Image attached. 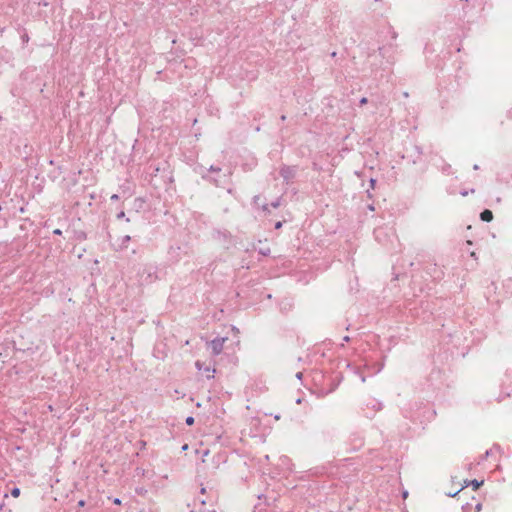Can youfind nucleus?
<instances>
[{
  "label": "nucleus",
  "mask_w": 512,
  "mask_h": 512,
  "mask_svg": "<svg viewBox=\"0 0 512 512\" xmlns=\"http://www.w3.org/2000/svg\"><path fill=\"white\" fill-rule=\"evenodd\" d=\"M467 485H472L473 491L476 492L478 488L483 485V481L472 480Z\"/></svg>",
  "instance_id": "20e7f679"
},
{
  "label": "nucleus",
  "mask_w": 512,
  "mask_h": 512,
  "mask_svg": "<svg viewBox=\"0 0 512 512\" xmlns=\"http://www.w3.org/2000/svg\"><path fill=\"white\" fill-rule=\"evenodd\" d=\"M227 339V337L216 338L208 343L214 355H218L223 351L224 344Z\"/></svg>",
  "instance_id": "f03ea898"
},
{
  "label": "nucleus",
  "mask_w": 512,
  "mask_h": 512,
  "mask_svg": "<svg viewBox=\"0 0 512 512\" xmlns=\"http://www.w3.org/2000/svg\"><path fill=\"white\" fill-rule=\"evenodd\" d=\"M193 423H194V418H193V417H191V416H190V417H188V418L186 419V424H187V425H189V426H190V425H192Z\"/></svg>",
  "instance_id": "0eeeda50"
},
{
  "label": "nucleus",
  "mask_w": 512,
  "mask_h": 512,
  "mask_svg": "<svg viewBox=\"0 0 512 512\" xmlns=\"http://www.w3.org/2000/svg\"><path fill=\"white\" fill-rule=\"evenodd\" d=\"M205 371L207 372V377H213V373L215 372L214 369L206 368Z\"/></svg>",
  "instance_id": "423d86ee"
},
{
  "label": "nucleus",
  "mask_w": 512,
  "mask_h": 512,
  "mask_svg": "<svg viewBox=\"0 0 512 512\" xmlns=\"http://www.w3.org/2000/svg\"><path fill=\"white\" fill-rule=\"evenodd\" d=\"M201 492L204 494V493L206 492V489L203 487V488L201 489Z\"/></svg>",
  "instance_id": "dca6fc26"
},
{
  "label": "nucleus",
  "mask_w": 512,
  "mask_h": 512,
  "mask_svg": "<svg viewBox=\"0 0 512 512\" xmlns=\"http://www.w3.org/2000/svg\"><path fill=\"white\" fill-rule=\"evenodd\" d=\"M454 496L457 497L463 512H480L482 504L474 494H469L462 488Z\"/></svg>",
  "instance_id": "f257e3e1"
},
{
  "label": "nucleus",
  "mask_w": 512,
  "mask_h": 512,
  "mask_svg": "<svg viewBox=\"0 0 512 512\" xmlns=\"http://www.w3.org/2000/svg\"><path fill=\"white\" fill-rule=\"evenodd\" d=\"M79 506H84V501H83V500H81V501L79 502Z\"/></svg>",
  "instance_id": "4468645a"
},
{
  "label": "nucleus",
  "mask_w": 512,
  "mask_h": 512,
  "mask_svg": "<svg viewBox=\"0 0 512 512\" xmlns=\"http://www.w3.org/2000/svg\"><path fill=\"white\" fill-rule=\"evenodd\" d=\"M480 218H481L482 221L490 222L493 219V213H492V211L486 209V210L481 212Z\"/></svg>",
  "instance_id": "7ed1b4c3"
},
{
  "label": "nucleus",
  "mask_w": 512,
  "mask_h": 512,
  "mask_svg": "<svg viewBox=\"0 0 512 512\" xmlns=\"http://www.w3.org/2000/svg\"><path fill=\"white\" fill-rule=\"evenodd\" d=\"M111 199H112V200H118V195H117V194L112 195V196H111Z\"/></svg>",
  "instance_id": "9b49d317"
},
{
  "label": "nucleus",
  "mask_w": 512,
  "mask_h": 512,
  "mask_svg": "<svg viewBox=\"0 0 512 512\" xmlns=\"http://www.w3.org/2000/svg\"><path fill=\"white\" fill-rule=\"evenodd\" d=\"M54 233L57 234V235H60L61 234V230L60 229H56V230H54Z\"/></svg>",
  "instance_id": "f8f14e48"
},
{
  "label": "nucleus",
  "mask_w": 512,
  "mask_h": 512,
  "mask_svg": "<svg viewBox=\"0 0 512 512\" xmlns=\"http://www.w3.org/2000/svg\"><path fill=\"white\" fill-rule=\"evenodd\" d=\"M113 503L116 504V505H121V500L119 498H115L113 500Z\"/></svg>",
  "instance_id": "1a4fd4ad"
},
{
  "label": "nucleus",
  "mask_w": 512,
  "mask_h": 512,
  "mask_svg": "<svg viewBox=\"0 0 512 512\" xmlns=\"http://www.w3.org/2000/svg\"><path fill=\"white\" fill-rule=\"evenodd\" d=\"M11 495L14 498H18L20 496V489L19 488H13L11 491Z\"/></svg>",
  "instance_id": "39448f33"
},
{
  "label": "nucleus",
  "mask_w": 512,
  "mask_h": 512,
  "mask_svg": "<svg viewBox=\"0 0 512 512\" xmlns=\"http://www.w3.org/2000/svg\"><path fill=\"white\" fill-rule=\"evenodd\" d=\"M281 225H282V224H281V222H278V223L276 224V228H277V229H278V228H280V227H281Z\"/></svg>",
  "instance_id": "ddd939ff"
},
{
  "label": "nucleus",
  "mask_w": 512,
  "mask_h": 512,
  "mask_svg": "<svg viewBox=\"0 0 512 512\" xmlns=\"http://www.w3.org/2000/svg\"><path fill=\"white\" fill-rule=\"evenodd\" d=\"M196 367H197V369H198L199 371H201V370H202V364H201V362H200V361H197V362H196Z\"/></svg>",
  "instance_id": "6e6552de"
},
{
  "label": "nucleus",
  "mask_w": 512,
  "mask_h": 512,
  "mask_svg": "<svg viewBox=\"0 0 512 512\" xmlns=\"http://www.w3.org/2000/svg\"><path fill=\"white\" fill-rule=\"evenodd\" d=\"M367 103V98L363 97L361 100H360V104L361 105H364Z\"/></svg>",
  "instance_id": "9d476101"
},
{
  "label": "nucleus",
  "mask_w": 512,
  "mask_h": 512,
  "mask_svg": "<svg viewBox=\"0 0 512 512\" xmlns=\"http://www.w3.org/2000/svg\"><path fill=\"white\" fill-rule=\"evenodd\" d=\"M123 216H124V212H121V213L118 215V217H119V218H121V217H123Z\"/></svg>",
  "instance_id": "2eb2a0df"
}]
</instances>
